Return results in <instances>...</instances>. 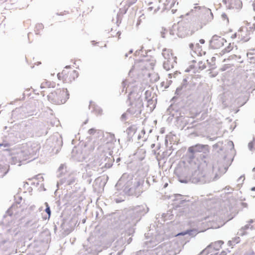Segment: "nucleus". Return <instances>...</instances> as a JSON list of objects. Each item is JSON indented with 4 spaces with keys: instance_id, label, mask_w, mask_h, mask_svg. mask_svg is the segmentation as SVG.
I'll return each mask as SVG.
<instances>
[{
    "instance_id": "obj_1",
    "label": "nucleus",
    "mask_w": 255,
    "mask_h": 255,
    "mask_svg": "<svg viewBox=\"0 0 255 255\" xmlns=\"http://www.w3.org/2000/svg\"><path fill=\"white\" fill-rule=\"evenodd\" d=\"M184 166H180L174 170V174L177 176L180 183H187L191 181L193 183L205 184L218 180L225 174L229 164L216 166L214 162H210L207 158L204 161L206 168H202L198 162L187 159V162L183 161Z\"/></svg>"
},
{
    "instance_id": "obj_2",
    "label": "nucleus",
    "mask_w": 255,
    "mask_h": 255,
    "mask_svg": "<svg viewBox=\"0 0 255 255\" xmlns=\"http://www.w3.org/2000/svg\"><path fill=\"white\" fill-rule=\"evenodd\" d=\"M149 211L145 204L136 206L128 210L118 211L111 215V224L114 228L124 230L125 233L114 243L112 250L124 252L126 246L127 236H132L137 223Z\"/></svg>"
},
{
    "instance_id": "obj_3",
    "label": "nucleus",
    "mask_w": 255,
    "mask_h": 255,
    "mask_svg": "<svg viewBox=\"0 0 255 255\" xmlns=\"http://www.w3.org/2000/svg\"><path fill=\"white\" fill-rule=\"evenodd\" d=\"M228 145L230 148V152L234 151V145L232 141H227ZM207 145L197 144L190 146L188 149L186 154V158L190 160H193L195 162H198L202 168H206V164H204V161L207 158L209 159L210 162H214L216 166L220 164L222 166L229 163L231 165L233 158L229 155V151L223 145V141H219L213 145V150L215 152L214 155L211 157L205 155L206 152L208 151Z\"/></svg>"
},
{
    "instance_id": "obj_4",
    "label": "nucleus",
    "mask_w": 255,
    "mask_h": 255,
    "mask_svg": "<svg viewBox=\"0 0 255 255\" xmlns=\"http://www.w3.org/2000/svg\"><path fill=\"white\" fill-rule=\"evenodd\" d=\"M127 175L123 174L115 185L117 191L122 190L127 196H133L136 197L140 195L143 191L144 180L141 178L127 179Z\"/></svg>"
},
{
    "instance_id": "obj_5",
    "label": "nucleus",
    "mask_w": 255,
    "mask_h": 255,
    "mask_svg": "<svg viewBox=\"0 0 255 255\" xmlns=\"http://www.w3.org/2000/svg\"><path fill=\"white\" fill-rule=\"evenodd\" d=\"M128 101H129L131 107L128 109L127 112L135 116L139 115L143 108L141 94L130 92L128 95Z\"/></svg>"
},
{
    "instance_id": "obj_6",
    "label": "nucleus",
    "mask_w": 255,
    "mask_h": 255,
    "mask_svg": "<svg viewBox=\"0 0 255 255\" xmlns=\"http://www.w3.org/2000/svg\"><path fill=\"white\" fill-rule=\"evenodd\" d=\"M223 135L219 128H195V130L189 134V136L193 138L196 136L206 137L210 140H214Z\"/></svg>"
},
{
    "instance_id": "obj_7",
    "label": "nucleus",
    "mask_w": 255,
    "mask_h": 255,
    "mask_svg": "<svg viewBox=\"0 0 255 255\" xmlns=\"http://www.w3.org/2000/svg\"><path fill=\"white\" fill-rule=\"evenodd\" d=\"M69 98V94L67 89H56L47 96L48 101L55 105L65 103Z\"/></svg>"
},
{
    "instance_id": "obj_8",
    "label": "nucleus",
    "mask_w": 255,
    "mask_h": 255,
    "mask_svg": "<svg viewBox=\"0 0 255 255\" xmlns=\"http://www.w3.org/2000/svg\"><path fill=\"white\" fill-rule=\"evenodd\" d=\"M195 10H200L202 13L201 17V23L206 25L207 23L211 22L213 19V14L211 10L204 6H197L194 7Z\"/></svg>"
},
{
    "instance_id": "obj_9",
    "label": "nucleus",
    "mask_w": 255,
    "mask_h": 255,
    "mask_svg": "<svg viewBox=\"0 0 255 255\" xmlns=\"http://www.w3.org/2000/svg\"><path fill=\"white\" fill-rule=\"evenodd\" d=\"M226 40L216 34L214 35L209 41V47L212 49H218L224 45Z\"/></svg>"
},
{
    "instance_id": "obj_10",
    "label": "nucleus",
    "mask_w": 255,
    "mask_h": 255,
    "mask_svg": "<svg viewBox=\"0 0 255 255\" xmlns=\"http://www.w3.org/2000/svg\"><path fill=\"white\" fill-rule=\"evenodd\" d=\"M60 228L61 231H63V234L65 235L69 234L73 230L72 221L61 219Z\"/></svg>"
},
{
    "instance_id": "obj_11",
    "label": "nucleus",
    "mask_w": 255,
    "mask_h": 255,
    "mask_svg": "<svg viewBox=\"0 0 255 255\" xmlns=\"http://www.w3.org/2000/svg\"><path fill=\"white\" fill-rule=\"evenodd\" d=\"M40 148V146L39 144L36 143H29L27 144V148L25 149L27 154L30 158L32 159H35L34 156L36 155L37 152L39 151Z\"/></svg>"
},
{
    "instance_id": "obj_12",
    "label": "nucleus",
    "mask_w": 255,
    "mask_h": 255,
    "mask_svg": "<svg viewBox=\"0 0 255 255\" xmlns=\"http://www.w3.org/2000/svg\"><path fill=\"white\" fill-rule=\"evenodd\" d=\"M150 255H171L167 250V245L162 244L156 248L149 250Z\"/></svg>"
},
{
    "instance_id": "obj_13",
    "label": "nucleus",
    "mask_w": 255,
    "mask_h": 255,
    "mask_svg": "<svg viewBox=\"0 0 255 255\" xmlns=\"http://www.w3.org/2000/svg\"><path fill=\"white\" fill-rule=\"evenodd\" d=\"M109 155L111 156H108L106 154H101V164H104L103 167L106 168H110L113 165V163L114 161V159L113 157L110 153V152H109Z\"/></svg>"
},
{
    "instance_id": "obj_14",
    "label": "nucleus",
    "mask_w": 255,
    "mask_h": 255,
    "mask_svg": "<svg viewBox=\"0 0 255 255\" xmlns=\"http://www.w3.org/2000/svg\"><path fill=\"white\" fill-rule=\"evenodd\" d=\"M71 156L74 160L78 162H82L86 159L85 154L83 153L82 149L76 147L73 149Z\"/></svg>"
},
{
    "instance_id": "obj_15",
    "label": "nucleus",
    "mask_w": 255,
    "mask_h": 255,
    "mask_svg": "<svg viewBox=\"0 0 255 255\" xmlns=\"http://www.w3.org/2000/svg\"><path fill=\"white\" fill-rule=\"evenodd\" d=\"M88 133L93 136L94 138L103 140L104 138V132L102 130L96 129V128H89L88 130Z\"/></svg>"
},
{
    "instance_id": "obj_16",
    "label": "nucleus",
    "mask_w": 255,
    "mask_h": 255,
    "mask_svg": "<svg viewBox=\"0 0 255 255\" xmlns=\"http://www.w3.org/2000/svg\"><path fill=\"white\" fill-rule=\"evenodd\" d=\"M89 108L91 110L92 113H94L97 115H102L103 114L102 109L92 101L90 102Z\"/></svg>"
},
{
    "instance_id": "obj_17",
    "label": "nucleus",
    "mask_w": 255,
    "mask_h": 255,
    "mask_svg": "<svg viewBox=\"0 0 255 255\" xmlns=\"http://www.w3.org/2000/svg\"><path fill=\"white\" fill-rule=\"evenodd\" d=\"M15 154H16V157L15 158H18V160H20L21 162L30 158L25 149L18 151L15 153Z\"/></svg>"
},
{
    "instance_id": "obj_18",
    "label": "nucleus",
    "mask_w": 255,
    "mask_h": 255,
    "mask_svg": "<svg viewBox=\"0 0 255 255\" xmlns=\"http://www.w3.org/2000/svg\"><path fill=\"white\" fill-rule=\"evenodd\" d=\"M76 180V177L71 174L68 175L67 177L61 179V183H65L68 185H73Z\"/></svg>"
},
{
    "instance_id": "obj_19",
    "label": "nucleus",
    "mask_w": 255,
    "mask_h": 255,
    "mask_svg": "<svg viewBox=\"0 0 255 255\" xmlns=\"http://www.w3.org/2000/svg\"><path fill=\"white\" fill-rule=\"evenodd\" d=\"M116 141V139L114 134L108 132L104 134V138H103L102 140L103 142H106L107 143L114 142Z\"/></svg>"
},
{
    "instance_id": "obj_20",
    "label": "nucleus",
    "mask_w": 255,
    "mask_h": 255,
    "mask_svg": "<svg viewBox=\"0 0 255 255\" xmlns=\"http://www.w3.org/2000/svg\"><path fill=\"white\" fill-rule=\"evenodd\" d=\"M230 8L239 9L242 7V2L241 0H228Z\"/></svg>"
},
{
    "instance_id": "obj_21",
    "label": "nucleus",
    "mask_w": 255,
    "mask_h": 255,
    "mask_svg": "<svg viewBox=\"0 0 255 255\" xmlns=\"http://www.w3.org/2000/svg\"><path fill=\"white\" fill-rule=\"evenodd\" d=\"M27 108L26 107H21L18 108H16L14 110H13L11 113V115L13 116L18 113L23 112L24 114H27L25 116H29L32 115L33 114L32 112H27Z\"/></svg>"
},
{
    "instance_id": "obj_22",
    "label": "nucleus",
    "mask_w": 255,
    "mask_h": 255,
    "mask_svg": "<svg viewBox=\"0 0 255 255\" xmlns=\"http://www.w3.org/2000/svg\"><path fill=\"white\" fill-rule=\"evenodd\" d=\"M224 243L222 241H218L215 243H211L208 245L206 249H208V251H210V249L213 248V250L218 251L221 247L222 245Z\"/></svg>"
},
{
    "instance_id": "obj_23",
    "label": "nucleus",
    "mask_w": 255,
    "mask_h": 255,
    "mask_svg": "<svg viewBox=\"0 0 255 255\" xmlns=\"http://www.w3.org/2000/svg\"><path fill=\"white\" fill-rule=\"evenodd\" d=\"M198 234L197 230L195 229H188L178 233V236H185L188 235L189 236L193 237Z\"/></svg>"
},
{
    "instance_id": "obj_24",
    "label": "nucleus",
    "mask_w": 255,
    "mask_h": 255,
    "mask_svg": "<svg viewBox=\"0 0 255 255\" xmlns=\"http://www.w3.org/2000/svg\"><path fill=\"white\" fill-rule=\"evenodd\" d=\"M49 140H52L53 141H55V142H56V144H55L54 145H51V147H53L54 148L59 147L61 146V145L62 144V140L61 138H58L56 136H53L51 137L49 139Z\"/></svg>"
},
{
    "instance_id": "obj_25",
    "label": "nucleus",
    "mask_w": 255,
    "mask_h": 255,
    "mask_svg": "<svg viewBox=\"0 0 255 255\" xmlns=\"http://www.w3.org/2000/svg\"><path fill=\"white\" fill-rule=\"evenodd\" d=\"M8 131H4V133H2L3 134V136L5 137L8 141L17 142V139L14 138V133L12 132L7 133Z\"/></svg>"
},
{
    "instance_id": "obj_26",
    "label": "nucleus",
    "mask_w": 255,
    "mask_h": 255,
    "mask_svg": "<svg viewBox=\"0 0 255 255\" xmlns=\"http://www.w3.org/2000/svg\"><path fill=\"white\" fill-rule=\"evenodd\" d=\"M174 215L172 214V211L169 210L166 213H163L162 215V217L164 221L171 220L173 219Z\"/></svg>"
},
{
    "instance_id": "obj_27",
    "label": "nucleus",
    "mask_w": 255,
    "mask_h": 255,
    "mask_svg": "<svg viewBox=\"0 0 255 255\" xmlns=\"http://www.w3.org/2000/svg\"><path fill=\"white\" fill-rule=\"evenodd\" d=\"M175 198L174 199V200H175V201L179 200V204L180 205H182V204H184L186 202H189V200H187L186 199H184V197H183L181 194H176L175 195Z\"/></svg>"
},
{
    "instance_id": "obj_28",
    "label": "nucleus",
    "mask_w": 255,
    "mask_h": 255,
    "mask_svg": "<svg viewBox=\"0 0 255 255\" xmlns=\"http://www.w3.org/2000/svg\"><path fill=\"white\" fill-rule=\"evenodd\" d=\"M9 171V166L0 165V177L3 178Z\"/></svg>"
},
{
    "instance_id": "obj_29",
    "label": "nucleus",
    "mask_w": 255,
    "mask_h": 255,
    "mask_svg": "<svg viewBox=\"0 0 255 255\" xmlns=\"http://www.w3.org/2000/svg\"><path fill=\"white\" fill-rule=\"evenodd\" d=\"M55 86V83H52L49 81H45L41 84L40 88L41 89H45L46 88H54Z\"/></svg>"
},
{
    "instance_id": "obj_30",
    "label": "nucleus",
    "mask_w": 255,
    "mask_h": 255,
    "mask_svg": "<svg viewBox=\"0 0 255 255\" xmlns=\"http://www.w3.org/2000/svg\"><path fill=\"white\" fill-rule=\"evenodd\" d=\"M172 111H175L176 113L178 112L179 110L177 108L176 105L171 104L167 110V113L169 115H172L173 116L174 114L171 113Z\"/></svg>"
},
{
    "instance_id": "obj_31",
    "label": "nucleus",
    "mask_w": 255,
    "mask_h": 255,
    "mask_svg": "<svg viewBox=\"0 0 255 255\" xmlns=\"http://www.w3.org/2000/svg\"><path fill=\"white\" fill-rule=\"evenodd\" d=\"M187 86V84L182 83L181 85L179 87L177 88V89L175 91V94L176 95H181V92L182 90L185 91V89L186 88Z\"/></svg>"
},
{
    "instance_id": "obj_32",
    "label": "nucleus",
    "mask_w": 255,
    "mask_h": 255,
    "mask_svg": "<svg viewBox=\"0 0 255 255\" xmlns=\"http://www.w3.org/2000/svg\"><path fill=\"white\" fill-rule=\"evenodd\" d=\"M248 29L246 28V33L245 34H241V40L243 41L244 42H247L249 41L251 37H250V32L248 31Z\"/></svg>"
},
{
    "instance_id": "obj_33",
    "label": "nucleus",
    "mask_w": 255,
    "mask_h": 255,
    "mask_svg": "<svg viewBox=\"0 0 255 255\" xmlns=\"http://www.w3.org/2000/svg\"><path fill=\"white\" fill-rule=\"evenodd\" d=\"M89 249H90V251H88V252L89 253H91L93 255L98 254L99 253L101 252L102 251V250L99 249H97L95 246H92V247H89Z\"/></svg>"
},
{
    "instance_id": "obj_34",
    "label": "nucleus",
    "mask_w": 255,
    "mask_h": 255,
    "mask_svg": "<svg viewBox=\"0 0 255 255\" xmlns=\"http://www.w3.org/2000/svg\"><path fill=\"white\" fill-rule=\"evenodd\" d=\"M163 67L164 69L168 71L170 68H173V63H171L170 61L168 60L167 61H164L163 64Z\"/></svg>"
},
{
    "instance_id": "obj_35",
    "label": "nucleus",
    "mask_w": 255,
    "mask_h": 255,
    "mask_svg": "<svg viewBox=\"0 0 255 255\" xmlns=\"http://www.w3.org/2000/svg\"><path fill=\"white\" fill-rule=\"evenodd\" d=\"M44 205L45 206V209L44 211L48 215V219H49L51 215V211L50 209V207L47 202H45Z\"/></svg>"
},
{
    "instance_id": "obj_36",
    "label": "nucleus",
    "mask_w": 255,
    "mask_h": 255,
    "mask_svg": "<svg viewBox=\"0 0 255 255\" xmlns=\"http://www.w3.org/2000/svg\"><path fill=\"white\" fill-rule=\"evenodd\" d=\"M16 154L15 153L12 155L11 157V163L12 164H16V163H19V164H18V165L20 166V163H21V162L20 161V160H18V158H16Z\"/></svg>"
},
{
    "instance_id": "obj_37",
    "label": "nucleus",
    "mask_w": 255,
    "mask_h": 255,
    "mask_svg": "<svg viewBox=\"0 0 255 255\" xmlns=\"http://www.w3.org/2000/svg\"><path fill=\"white\" fill-rule=\"evenodd\" d=\"M233 48V45L231 43H230L229 45L224 48L223 50L221 51V54L223 55L226 53H228L231 51Z\"/></svg>"
},
{
    "instance_id": "obj_38",
    "label": "nucleus",
    "mask_w": 255,
    "mask_h": 255,
    "mask_svg": "<svg viewBox=\"0 0 255 255\" xmlns=\"http://www.w3.org/2000/svg\"><path fill=\"white\" fill-rule=\"evenodd\" d=\"M135 255H150L149 250H140L137 252Z\"/></svg>"
},
{
    "instance_id": "obj_39",
    "label": "nucleus",
    "mask_w": 255,
    "mask_h": 255,
    "mask_svg": "<svg viewBox=\"0 0 255 255\" xmlns=\"http://www.w3.org/2000/svg\"><path fill=\"white\" fill-rule=\"evenodd\" d=\"M44 27L42 23H38L35 26V33L36 34H39V30L42 29Z\"/></svg>"
},
{
    "instance_id": "obj_40",
    "label": "nucleus",
    "mask_w": 255,
    "mask_h": 255,
    "mask_svg": "<svg viewBox=\"0 0 255 255\" xmlns=\"http://www.w3.org/2000/svg\"><path fill=\"white\" fill-rule=\"evenodd\" d=\"M60 125V122L59 120H57L56 119H54L53 121H51L50 123V125H49V126L51 127H58L59 125Z\"/></svg>"
},
{
    "instance_id": "obj_41",
    "label": "nucleus",
    "mask_w": 255,
    "mask_h": 255,
    "mask_svg": "<svg viewBox=\"0 0 255 255\" xmlns=\"http://www.w3.org/2000/svg\"><path fill=\"white\" fill-rule=\"evenodd\" d=\"M136 129L137 128H127V129L126 130V132L128 135V137L129 136V134L130 133H133V135H135Z\"/></svg>"
},
{
    "instance_id": "obj_42",
    "label": "nucleus",
    "mask_w": 255,
    "mask_h": 255,
    "mask_svg": "<svg viewBox=\"0 0 255 255\" xmlns=\"http://www.w3.org/2000/svg\"><path fill=\"white\" fill-rule=\"evenodd\" d=\"M7 242V240L3 238V235L0 234V246L3 245Z\"/></svg>"
},
{
    "instance_id": "obj_43",
    "label": "nucleus",
    "mask_w": 255,
    "mask_h": 255,
    "mask_svg": "<svg viewBox=\"0 0 255 255\" xmlns=\"http://www.w3.org/2000/svg\"><path fill=\"white\" fill-rule=\"evenodd\" d=\"M145 134V131L144 129L142 128V130H141L140 133H139L137 135L138 139H140L141 138H143Z\"/></svg>"
},
{
    "instance_id": "obj_44",
    "label": "nucleus",
    "mask_w": 255,
    "mask_h": 255,
    "mask_svg": "<svg viewBox=\"0 0 255 255\" xmlns=\"http://www.w3.org/2000/svg\"><path fill=\"white\" fill-rule=\"evenodd\" d=\"M122 254V251L118 252L116 251H113L108 253L106 255H121Z\"/></svg>"
},
{
    "instance_id": "obj_45",
    "label": "nucleus",
    "mask_w": 255,
    "mask_h": 255,
    "mask_svg": "<svg viewBox=\"0 0 255 255\" xmlns=\"http://www.w3.org/2000/svg\"><path fill=\"white\" fill-rule=\"evenodd\" d=\"M199 69L200 70H203L206 68V66L205 63H203L202 61H200L198 62Z\"/></svg>"
},
{
    "instance_id": "obj_46",
    "label": "nucleus",
    "mask_w": 255,
    "mask_h": 255,
    "mask_svg": "<svg viewBox=\"0 0 255 255\" xmlns=\"http://www.w3.org/2000/svg\"><path fill=\"white\" fill-rule=\"evenodd\" d=\"M155 181V179L152 177H148L146 179V182L147 184V186H149L150 185L151 181L154 182Z\"/></svg>"
},
{
    "instance_id": "obj_47",
    "label": "nucleus",
    "mask_w": 255,
    "mask_h": 255,
    "mask_svg": "<svg viewBox=\"0 0 255 255\" xmlns=\"http://www.w3.org/2000/svg\"><path fill=\"white\" fill-rule=\"evenodd\" d=\"M167 31V30L165 28L162 27L161 28V31H160V34H161V36L162 37V38H165V33Z\"/></svg>"
},
{
    "instance_id": "obj_48",
    "label": "nucleus",
    "mask_w": 255,
    "mask_h": 255,
    "mask_svg": "<svg viewBox=\"0 0 255 255\" xmlns=\"http://www.w3.org/2000/svg\"><path fill=\"white\" fill-rule=\"evenodd\" d=\"M255 144L252 141L250 142L248 144L249 148L250 150H253L254 149H255V147L254 146Z\"/></svg>"
},
{
    "instance_id": "obj_49",
    "label": "nucleus",
    "mask_w": 255,
    "mask_h": 255,
    "mask_svg": "<svg viewBox=\"0 0 255 255\" xmlns=\"http://www.w3.org/2000/svg\"><path fill=\"white\" fill-rule=\"evenodd\" d=\"M64 168H65V165L64 164H62L60 165L59 167L58 168L59 172H60L61 173L64 172Z\"/></svg>"
},
{
    "instance_id": "obj_50",
    "label": "nucleus",
    "mask_w": 255,
    "mask_h": 255,
    "mask_svg": "<svg viewBox=\"0 0 255 255\" xmlns=\"http://www.w3.org/2000/svg\"><path fill=\"white\" fill-rule=\"evenodd\" d=\"M250 226H251L250 224H247L245 226H244L242 228L241 230L245 231V230L249 229L250 228L251 229L253 228V227L252 226L251 227H250Z\"/></svg>"
},
{
    "instance_id": "obj_51",
    "label": "nucleus",
    "mask_w": 255,
    "mask_h": 255,
    "mask_svg": "<svg viewBox=\"0 0 255 255\" xmlns=\"http://www.w3.org/2000/svg\"><path fill=\"white\" fill-rule=\"evenodd\" d=\"M54 232H56V231L57 230L58 228L60 229V222H57V223H54Z\"/></svg>"
},
{
    "instance_id": "obj_52",
    "label": "nucleus",
    "mask_w": 255,
    "mask_h": 255,
    "mask_svg": "<svg viewBox=\"0 0 255 255\" xmlns=\"http://www.w3.org/2000/svg\"><path fill=\"white\" fill-rule=\"evenodd\" d=\"M137 0H128V6L129 7L133 4L135 3L136 2Z\"/></svg>"
},
{
    "instance_id": "obj_53",
    "label": "nucleus",
    "mask_w": 255,
    "mask_h": 255,
    "mask_svg": "<svg viewBox=\"0 0 255 255\" xmlns=\"http://www.w3.org/2000/svg\"><path fill=\"white\" fill-rule=\"evenodd\" d=\"M9 146H10V143H9L7 142H3L2 143H0V147L3 146L4 147H9Z\"/></svg>"
},
{
    "instance_id": "obj_54",
    "label": "nucleus",
    "mask_w": 255,
    "mask_h": 255,
    "mask_svg": "<svg viewBox=\"0 0 255 255\" xmlns=\"http://www.w3.org/2000/svg\"><path fill=\"white\" fill-rule=\"evenodd\" d=\"M12 205L9 207L6 211V213L10 216H12L13 214V213L11 211V209L12 208Z\"/></svg>"
},
{
    "instance_id": "obj_55",
    "label": "nucleus",
    "mask_w": 255,
    "mask_h": 255,
    "mask_svg": "<svg viewBox=\"0 0 255 255\" xmlns=\"http://www.w3.org/2000/svg\"><path fill=\"white\" fill-rule=\"evenodd\" d=\"M40 129L42 130V134H39L38 133H37V136H41L42 135L43 133H44V135H46L47 133V130H46L47 128H40Z\"/></svg>"
},
{
    "instance_id": "obj_56",
    "label": "nucleus",
    "mask_w": 255,
    "mask_h": 255,
    "mask_svg": "<svg viewBox=\"0 0 255 255\" xmlns=\"http://www.w3.org/2000/svg\"><path fill=\"white\" fill-rule=\"evenodd\" d=\"M232 241H234V242H233V243L234 245H235L236 244H237L239 242L240 238L239 237L235 238Z\"/></svg>"
},
{
    "instance_id": "obj_57",
    "label": "nucleus",
    "mask_w": 255,
    "mask_h": 255,
    "mask_svg": "<svg viewBox=\"0 0 255 255\" xmlns=\"http://www.w3.org/2000/svg\"><path fill=\"white\" fill-rule=\"evenodd\" d=\"M248 29V31L250 32V33L251 32H253L255 29V25L254 24L252 26H250L249 27V28H247Z\"/></svg>"
},
{
    "instance_id": "obj_58",
    "label": "nucleus",
    "mask_w": 255,
    "mask_h": 255,
    "mask_svg": "<svg viewBox=\"0 0 255 255\" xmlns=\"http://www.w3.org/2000/svg\"><path fill=\"white\" fill-rule=\"evenodd\" d=\"M126 116H127V114L126 113H124L122 114V115L121 116V119L122 121H124L126 120Z\"/></svg>"
},
{
    "instance_id": "obj_59",
    "label": "nucleus",
    "mask_w": 255,
    "mask_h": 255,
    "mask_svg": "<svg viewBox=\"0 0 255 255\" xmlns=\"http://www.w3.org/2000/svg\"><path fill=\"white\" fill-rule=\"evenodd\" d=\"M221 17L223 19H227V21H229V19L226 13H223L221 15Z\"/></svg>"
},
{
    "instance_id": "obj_60",
    "label": "nucleus",
    "mask_w": 255,
    "mask_h": 255,
    "mask_svg": "<svg viewBox=\"0 0 255 255\" xmlns=\"http://www.w3.org/2000/svg\"><path fill=\"white\" fill-rule=\"evenodd\" d=\"M91 171H90L89 172H88L87 171L86 173H83V178H86L88 175L90 177L91 176Z\"/></svg>"
},
{
    "instance_id": "obj_61",
    "label": "nucleus",
    "mask_w": 255,
    "mask_h": 255,
    "mask_svg": "<svg viewBox=\"0 0 255 255\" xmlns=\"http://www.w3.org/2000/svg\"><path fill=\"white\" fill-rule=\"evenodd\" d=\"M166 51V49H164L163 50V52L162 53V54L165 59H167L168 58L167 56H169V54H167V56H166V53H165V51Z\"/></svg>"
},
{
    "instance_id": "obj_62",
    "label": "nucleus",
    "mask_w": 255,
    "mask_h": 255,
    "mask_svg": "<svg viewBox=\"0 0 255 255\" xmlns=\"http://www.w3.org/2000/svg\"><path fill=\"white\" fill-rule=\"evenodd\" d=\"M132 241V238L129 237L128 238H127V241H126V245L128 244H129Z\"/></svg>"
},
{
    "instance_id": "obj_63",
    "label": "nucleus",
    "mask_w": 255,
    "mask_h": 255,
    "mask_svg": "<svg viewBox=\"0 0 255 255\" xmlns=\"http://www.w3.org/2000/svg\"><path fill=\"white\" fill-rule=\"evenodd\" d=\"M243 178V180H242V183H243L244 180H245V177L244 175L241 176L238 179L237 181L238 182L240 183V181H241L242 178Z\"/></svg>"
},
{
    "instance_id": "obj_64",
    "label": "nucleus",
    "mask_w": 255,
    "mask_h": 255,
    "mask_svg": "<svg viewBox=\"0 0 255 255\" xmlns=\"http://www.w3.org/2000/svg\"><path fill=\"white\" fill-rule=\"evenodd\" d=\"M227 252L226 251H223L220 254H219V255H226Z\"/></svg>"
}]
</instances>
